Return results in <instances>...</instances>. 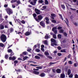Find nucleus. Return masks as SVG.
I'll use <instances>...</instances> for the list:
<instances>
[{
  "label": "nucleus",
  "mask_w": 78,
  "mask_h": 78,
  "mask_svg": "<svg viewBox=\"0 0 78 78\" xmlns=\"http://www.w3.org/2000/svg\"><path fill=\"white\" fill-rule=\"evenodd\" d=\"M32 0H29L28 2L29 3H30V4L32 5H34V6L36 5V2H37V0H34L32 1Z\"/></svg>",
  "instance_id": "4"
},
{
  "label": "nucleus",
  "mask_w": 78,
  "mask_h": 78,
  "mask_svg": "<svg viewBox=\"0 0 78 78\" xmlns=\"http://www.w3.org/2000/svg\"><path fill=\"white\" fill-rule=\"evenodd\" d=\"M65 70L66 71V72H67V70H68V68L67 67H66L65 69Z\"/></svg>",
  "instance_id": "58"
},
{
  "label": "nucleus",
  "mask_w": 78,
  "mask_h": 78,
  "mask_svg": "<svg viewBox=\"0 0 78 78\" xmlns=\"http://www.w3.org/2000/svg\"><path fill=\"white\" fill-rule=\"evenodd\" d=\"M45 74L44 73H42L41 74L39 75V76H40L41 77H44V76H45Z\"/></svg>",
  "instance_id": "14"
},
{
  "label": "nucleus",
  "mask_w": 78,
  "mask_h": 78,
  "mask_svg": "<svg viewBox=\"0 0 78 78\" xmlns=\"http://www.w3.org/2000/svg\"><path fill=\"white\" fill-rule=\"evenodd\" d=\"M36 51H37V52H39L40 50L38 49H36Z\"/></svg>",
  "instance_id": "45"
},
{
  "label": "nucleus",
  "mask_w": 78,
  "mask_h": 78,
  "mask_svg": "<svg viewBox=\"0 0 78 78\" xmlns=\"http://www.w3.org/2000/svg\"><path fill=\"white\" fill-rule=\"evenodd\" d=\"M0 46L2 47H4V44L2 43H0Z\"/></svg>",
  "instance_id": "38"
},
{
  "label": "nucleus",
  "mask_w": 78,
  "mask_h": 78,
  "mask_svg": "<svg viewBox=\"0 0 78 78\" xmlns=\"http://www.w3.org/2000/svg\"><path fill=\"white\" fill-rule=\"evenodd\" d=\"M57 48L59 50H60L61 49V47L60 46H58V47Z\"/></svg>",
  "instance_id": "50"
},
{
  "label": "nucleus",
  "mask_w": 78,
  "mask_h": 78,
  "mask_svg": "<svg viewBox=\"0 0 78 78\" xmlns=\"http://www.w3.org/2000/svg\"><path fill=\"white\" fill-rule=\"evenodd\" d=\"M68 63L69 64H72V62L71 61H69L68 62Z\"/></svg>",
  "instance_id": "44"
},
{
  "label": "nucleus",
  "mask_w": 78,
  "mask_h": 78,
  "mask_svg": "<svg viewBox=\"0 0 78 78\" xmlns=\"http://www.w3.org/2000/svg\"><path fill=\"white\" fill-rule=\"evenodd\" d=\"M61 6L62 8L63 9H65L66 7H65V6H64V5H61Z\"/></svg>",
  "instance_id": "28"
},
{
  "label": "nucleus",
  "mask_w": 78,
  "mask_h": 78,
  "mask_svg": "<svg viewBox=\"0 0 78 78\" xmlns=\"http://www.w3.org/2000/svg\"><path fill=\"white\" fill-rule=\"evenodd\" d=\"M59 33H64V30L61 29L59 31Z\"/></svg>",
  "instance_id": "22"
},
{
  "label": "nucleus",
  "mask_w": 78,
  "mask_h": 78,
  "mask_svg": "<svg viewBox=\"0 0 78 78\" xmlns=\"http://www.w3.org/2000/svg\"><path fill=\"white\" fill-rule=\"evenodd\" d=\"M49 21H46V24H48L49 23V22H48Z\"/></svg>",
  "instance_id": "60"
},
{
  "label": "nucleus",
  "mask_w": 78,
  "mask_h": 78,
  "mask_svg": "<svg viewBox=\"0 0 78 78\" xmlns=\"http://www.w3.org/2000/svg\"><path fill=\"white\" fill-rule=\"evenodd\" d=\"M9 23L11 25H12V26H13V25H12V22H9Z\"/></svg>",
  "instance_id": "61"
},
{
  "label": "nucleus",
  "mask_w": 78,
  "mask_h": 78,
  "mask_svg": "<svg viewBox=\"0 0 78 78\" xmlns=\"http://www.w3.org/2000/svg\"><path fill=\"white\" fill-rule=\"evenodd\" d=\"M45 5H48V2L47 0H45Z\"/></svg>",
  "instance_id": "23"
},
{
  "label": "nucleus",
  "mask_w": 78,
  "mask_h": 78,
  "mask_svg": "<svg viewBox=\"0 0 78 78\" xmlns=\"http://www.w3.org/2000/svg\"><path fill=\"white\" fill-rule=\"evenodd\" d=\"M36 68H37V69H41L42 68V66H39L37 67Z\"/></svg>",
  "instance_id": "31"
},
{
  "label": "nucleus",
  "mask_w": 78,
  "mask_h": 78,
  "mask_svg": "<svg viewBox=\"0 0 78 78\" xmlns=\"http://www.w3.org/2000/svg\"><path fill=\"white\" fill-rule=\"evenodd\" d=\"M37 55H38V56H40L41 57H43V55H42L40 54H37Z\"/></svg>",
  "instance_id": "41"
},
{
  "label": "nucleus",
  "mask_w": 78,
  "mask_h": 78,
  "mask_svg": "<svg viewBox=\"0 0 78 78\" xmlns=\"http://www.w3.org/2000/svg\"><path fill=\"white\" fill-rule=\"evenodd\" d=\"M17 78H22V76L21 75L18 76Z\"/></svg>",
  "instance_id": "51"
},
{
  "label": "nucleus",
  "mask_w": 78,
  "mask_h": 78,
  "mask_svg": "<svg viewBox=\"0 0 78 78\" xmlns=\"http://www.w3.org/2000/svg\"><path fill=\"white\" fill-rule=\"evenodd\" d=\"M69 78H73V74H71L69 76Z\"/></svg>",
  "instance_id": "39"
},
{
  "label": "nucleus",
  "mask_w": 78,
  "mask_h": 78,
  "mask_svg": "<svg viewBox=\"0 0 78 78\" xmlns=\"http://www.w3.org/2000/svg\"><path fill=\"white\" fill-rule=\"evenodd\" d=\"M61 52H62V53H66V51L65 49H62L61 50Z\"/></svg>",
  "instance_id": "25"
},
{
  "label": "nucleus",
  "mask_w": 78,
  "mask_h": 78,
  "mask_svg": "<svg viewBox=\"0 0 78 78\" xmlns=\"http://www.w3.org/2000/svg\"><path fill=\"white\" fill-rule=\"evenodd\" d=\"M51 22L52 23H56V20H51Z\"/></svg>",
  "instance_id": "20"
},
{
  "label": "nucleus",
  "mask_w": 78,
  "mask_h": 78,
  "mask_svg": "<svg viewBox=\"0 0 78 78\" xmlns=\"http://www.w3.org/2000/svg\"><path fill=\"white\" fill-rule=\"evenodd\" d=\"M6 11L8 14L9 15H10V14H12V10H7Z\"/></svg>",
  "instance_id": "11"
},
{
  "label": "nucleus",
  "mask_w": 78,
  "mask_h": 78,
  "mask_svg": "<svg viewBox=\"0 0 78 78\" xmlns=\"http://www.w3.org/2000/svg\"><path fill=\"white\" fill-rule=\"evenodd\" d=\"M8 57H9V55H5V58L6 59H7L8 58Z\"/></svg>",
  "instance_id": "29"
},
{
  "label": "nucleus",
  "mask_w": 78,
  "mask_h": 78,
  "mask_svg": "<svg viewBox=\"0 0 78 78\" xmlns=\"http://www.w3.org/2000/svg\"><path fill=\"white\" fill-rule=\"evenodd\" d=\"M56 72L57 73H61V70L60 69H57L56 70Z\"/></svg>",
  "instance_id": "13"
},
{
  "label": "nucleus",
  "mask_w": 78,
  "mask_h": 78,
  "mask_svg": "<svg viewBox=\"0 0 78 78\" xmlns=\"http://www.w3.org/2000/svg\"><path fill=\"white\" fill-rule=\"evenodd\" d=\"M33 16L35 19V18H36V16H37V15H36V14L35 13L33 14Z\"/></svg>",
  "instance_id": "24"
},
{
  "label": "nucleus",
  "mask_w": 78,
  "mask_h": 78,
  "mask_svg": "<svg viewBox=\"0 0 78 78\" xmlns=\"http://www.w3.org/2000/svg\"><path fill=\"white\" fill-rule=\"evenodd\" d=\"M14 64H17L18 63V61L17 60H15L14 62Z\"/></svg>",
  "instance_id": "48"
},
{
  "label": "nucleus",
  "mask_w": 78,
  "mask_h": 78,
  "mask_svg": "<svg viewBox=\"0 0 78 78\" xmlns=\"http://www.w3.org/2000/svg\"><path fill=\"white\" fill-rule=\"evenodd\" d=\"M35 59H39L40 58L39 57V56L36 55L35 56Z\"/></svg>",
  "instance_id": "21"
},
{
  "label": "nucleus",
  "mask_w": 78,
  "mask_h": 78,
  "mask_svg": "<svg viewBox=\"0 0 78 78\" xmlns=\"http://www.w3.org/2000/svg\"><path fill=\"white\" fill-rule=\"evenodd\" d=\"M40 25L42 26L43 28H45V23H44V22L43 21H41L40 23Z\"/></svg>",
  "instance_id": "8"
},
{
  "label": "nucleus",
  "mask_w": 78,
  "mask_h": 78,
  "mask_svg": "<svg viewBox=\"0 0 78 78\" xmlns=\"http://www.w3.org/2000/svg\"><path fill=\"white\" fill-rule=\"evenodd\" d=\"M51 46L54 47V45H55L56 46H57V44L55 43L56 42V41L55 40L52 38L51 39Z\"/></svg>",
  "instance_id": "2"
},
{
  "label": "nucleus",
  "mask_w": 78,
  "mask_h": 78,
  "mask_svg": "<svg viewBox=\"0 0 78 78\" xmlns=\"http://www.w3.org/2000/svg\"><path fill=\"white\" fill-rule=\"evenodd\" d=\"M37 18L38 19L35 18V20L37 21V22H40L42 19H43V17L42 15H40L38 16Z\"/></svg>",
  "instance_id": "3"
},
{
  "label": "nucleus",
  "mask_w": 78,
  "mask_h": 78,
  "mask_svg": "<svg viewBox=\"0 0 78 78\" xmlns=\"http://www.w3.org/2000/svg\"><path fill=\"white\" fill-rule=\"evenodd\" d=\"M33 73L34 74H35V75H38V74L39 73V72L37 71H33Z\"/></svg>",
  "instance_id": "15"
},
{
  "label": "nucleus",
  "mask_w": 78,
  "mask_h": 78,
  "mask_svg": "<svg viewBox=\"0 0 78 78\" xmlns=\"http://www.w3.org/2000/svg\"><path fill=\"white\" fill-rule=\"evenodd\" d=\"M12 51V50L11 49H9L8 50V53H11Z\"/></svg>",
  "instance_id": "26"
},
{
  "label": "nucleus",
  "mask_w": 78,
  "mask_h": 78,
  "mask_svg": "<svg viewBox=\"0 0 78 78\" xmlns=\"http://www.w3.org/2000/svg\"><path fill=\"white\" fill-rule=\"evenodd\" d=\"M75 78H78V75L77 74H76L75 75Z\"/></svg>",
  "instance_id": "55"
},
{
  "label": "nucleus",
  "mask_w": 78,
  "mask_h": 78,
  "mask_svg": "<svg viewBox=\"0 0 78 78\" xmlns=\"http://www.w3.org/2000/svg\"><path fill=\"white\" fill-rule=\"evenodd\" d=\"M65 4H66L67 7V9H71V10H75V9H73L72 8H70L69 9V7H70V5H69V4H68L66 2H65Z\"/></svg>",
  "instance_id": "5"
},
{
  "label": "nucleus",
  "mask_w": 78,
  "mask_h": 78,
  "mask_svg": "<svg viewBox=\"0 0 78 78\" xmlns=\"http://www.w3.org/2000/svg\"><path fill=\"white\" fill-rule=\"evenodd\" d=\"M64 36H66V37H67V33H64Z\"/></svg>",
  "instance_id": "56"
},
{
  "label": "nucleus",
  "mask_w": 78,
  "mask_h": 78,
  "mask_svg": "<svg viewBox=\"0 0 78 78\" xmlns=\"http://www.w3.org/2000/svg\"><path fill=\"white\" fill-rule=\"evenodd\" d=\"M9 60H12V57H10L9 58Z\"/></svg>",
  "instance_id": "57"
},
{
  "label": "nucleus",
  "mask_w": 78,
  "mask_h": 78,
  "mask_svg": "<svg viewBox=\"0 0 78 78\" xmlns=\"http://www.w3.org/2000/svg\"><path fill=\"white\" fill-rule=\"evenodd\" d=\"M44 54L46 56H49V53H48V52L46 51L44 52Z\"/></svg>",
  "instance_id": "17"
},
{
  "label": "nucleus",
  "mask_w": 78,
  "mask_h": 78,
  "mask_svg": "<svg viewBox=\"0 0 78 78\" xmlns=\"http://www.w3.org/2000/svg\"><path fill=\"white\" fill-rule=\"evenodd\" d=\"M30 34H31V32H27L25 33V35L26 36H29V35H30Z\"/></svg>",
  "instance_id": "12"
},
{
  "label": "nucleus",
  "mask_w": 78,
  "mask_h": 78,
  "mask_svg": "<svg viewBox=\"0 0 78 78\" xmlns=\"http://www.w3.org/2000/svg\"><path fill=\"white\" fill-rule=\"evenodd\" d=\"M11 54L10 55V56H12V55H14V52H12V51L11 53Z\"/></svg>",
  "instance_id": "42"
},
{
  "label": "nucleus",
  "mask_w": 78,
  "mask_h": 78,
  "mask_svg": "<svg viewBox=\"0 0 78 78\" xmlns=\"http://www.w3.org/2000/svg\"><path fill=\"white\" fill-rule=\"evenodd\" d=\"M49 38H50V35L48 36V34H46L45 36L44 39H48Z\"/></svg>",
  "instance_id": "9"
},
{
  "label": "nucleus",
  "mask_w": 78,
  "mask_h": 78,
  "mask_svg": "<svg viewBox=\"0 0 78 78\" xmlns=\"http://www.w3.org/2000/svg\"><path fill=\"white\" fill-rule=\"evenodd\" d=\"M38 2H39V3H43V0H39Z\"/></svg>",
  "instance_id": "37"
},
{
  "label": "nucleus",
  "mask_w": 78,
  "mask_h": 78,
  "mask_svg": "<svg viewBox=\"0 0 78 78\" xmlns=\"http://www.w3.org/2000/svg\"><path fill=\"white\" fill-rule=\"evenodd\" d=\"M31 50V49H29L27 50V51H28L29 52H30Z\"/></svg>",
  "instance_id": "59"
},
{
  "label": "nucleus",
  "mask_w": 78,
  "mask_h": 78,
  "mask_svg": "<svg viewBox=\"0 0 78 78\" xmlns=\"http://www.w3.org/2000/svg\"><path fill=\"white\" fill-rule=\"evenodd\" d=\"M53 38L54 39H56V34H54L53 36Z\"/></svg>",
  "instance_id": "32"
},
{
  "label": "nucleus",
  "mask_w": 78,
  "mask_h": 78,
  "mask_svg": "<svg viewBox=\"0 0 78 78\" xmlns=\"http://www.w3.org/2000/svg\"><path fill=\"white\" fill-rule=\"evenodd\" d=\"M8 16L6 15L5 16V19H8Z\"/></svg>",
  "instance_id": "64"
},
{
  "label": "nucleus",
  "mask_w": 78,
  "mask_h": 78,
  "mask_svg": "<svg viewBox=\"0 0 78 78\" xmlns=\"http://www.w3.org/2000/svg\"><path fill=\"white\" fill-rule=\"evenodd\" d=\"M64 21L66 23L67 26H69L68 25V23H69V21L67 19H66V20H64Z\"/></svg>",
  "instance_id": "16"
},
{
  "label": "nucleus",
  "mask_w": 78,
  "mask_h": 78,
  "mask_svg": "<svg viewBox=\"0 0 78 78\" xmlns=\"http://www.w3.org/2000/svg\"><path fill=\"white\" fill-rule=\"evenodd\" d=\"M66 76L65 74L64 73H62L60 74V78H64Z\"/></svg>",
  "instance_id": "10"
},
{
  "label": "nucleus",
  "mask_w": 78,
  "mask_h": 78,
  "mask_svg": "<svg viewBox=\"0 0 78 78\" xmlns=\"http://www.w3.org/2000/svg\"><path fill=\"white\" fill-rule=\"evenodd\" d=\"M14 30L13 29V28H11L10 29V33H11L12 32H13Z\"/></svg>",
  "instance_id": "49"
},
{
  "label": "nucleus",
  "mask_w": 78,
  "mask_h": 78,
  "mask_svg": "<svg viewBox=\"0 0 78 78\" xmlns=\"http://www.w3.org/2000/svg\"><path fill=\"white\" fill-rule=\"evenodd\" d=\"M47 8L46 6H44L43 7V8L44 9H45Z\"/></svg>",
  "instance_id": "62"
},
{
  "label": "nucleus",
  "mask_w": 78,
  "mask_h": 78,
  "mask_svg": "<svg viewBox=\"0 0 78 78\" xmlns=\"http://www.w3.org/2000/svg\"><path fill=\"white\" fill-rule=\"evenodd\" d=\"M58 56H61L62 55L61 54V53H58Z\"/></svg>",
  "instance_id": "52"
},
{
  "label": "nucleus",
  "mask_w": 78,
  "mask_h": 78,
  "mask_svg": "<svg viewBox=\"0 0 78 78\" xmlns=\"http://www.w3.org/2000/svg\"><path fill=\"white\" fill-rule=\"evenodd\" d=\"M45 19L46 21H49V19H48V18L47 17H46Z\"/></svg>",
  "instance_id": "54"
},
{
  "label": "nucleus",
  "mask_w": 78,
  "mask_h": 78,
  "mask_svg": "<svg viewBox=\"0 0 78 78\" xmlns=\"http://www.w3.org/2000/svg\"><path fill=\"white\" fill-rule=\"evenodd\" d=\"M47 40H45L44 41V44L47 45Z\"/></svg>",
  "instance_id": "36"
},
{
  "label": "nucleus",
  "mask_w": 78,
  "mask_h": 78,
  "mask_svg": "<svg viewBox=\"0 0 78 78\" xmlns=\"http://www.w3.org/2000/svg\"><path fill=\"white\" fill-rule=\"evenodd\" d=\"M51 16L52 17H56V15L54 13H52L51 14Z\"/></svg>",
  "instance_id": "33"
},
{
  "label": "nucleus",
  "mask_w": 78,
  "mask_h": 78,
  "mask_svg": "<svg viewBox=\"0 0 78 78\" xmlns=\"http://www.w3.org/2000/svg\"><path fill=\"white\" fill-rule=\"evenodd\" d=\"M0 39H1V41H2V42H6V37L5 35L3 34L1 36Z\"/></svg>",
  "instance_id": "1"
},
{
  "label": "nucleus",
  "mask_w": 78,
  "mask_h": 78,
  "mask_svg": "<svg viewBox=\"0 0 78 78\" xmlns=\"http://www.w3.org/2000/svg\"><path fill=\"white\" fill-rule=\"evenodd\" d=\"M68 75H69L71 73V70L70 69H68L67 72Z\"/></svg>",
  "instance_id": "18"
},
{
  "label": "nucleus",
  "mask_w": 78,
  "mask_h": 78,
  "mask_svg": "<svg viewBox=\"0 0 78 78\" xmlns=\"http://www.w3.org/2000/svg\"><path fill=\"white\" fill-rule=\"evenodd\" d=\"M0 28L1 30H3V29H4V26L3 25H1L0 26Z\"/></svg>",
  "instance_id": "19"
},
{
  "label": "nucleus",
  "mask_w": 78,
  "mask_h": 78,
  "mask_svg": "<svg viewBox=\"0 0 78 78\" xmlns=\"http://www.w3.org/2000/svg\"><path fill=\"white\" fill-rule=\"evenodd\" d=\"M28 57H27V56H26L24 57L23 58V59L24 60H26V59H28Z\"/></svg>",
  "instance_id": "30"
},
{
  "label": "nucleus",
  "mask_w": 78,
  "mask_h": 78,
  "mask_svg": "<svg viewBox=\"0 0 78 78\" xmlns=\"http://www.w3.org/2000/svg\"><path fill=\"white\" fill-rule=\"evenodd\" d=\"M16 59V57H12V60H14Z\"/></svg>",
  "instance_id": "47"
},
{
  "label": "nucleus",
  "mask_w": 78,
  "mask_h": 78,
  "mask_svg": "<svg viewBox=\"0 0 78 78\" xmlns=\"http://www.w3.org/2000/svg\"><path fill=\"white\" fill-rule=\"evenodd\" d=\"M59 16L60 17V19L63 20V19H62V15L61 14H59Z\"/></svg>",
  "instance_id": "40"
},
{
  "label": "nucleus",
  "mask_w": 78,
  "mask_h": 78,
  "mask_svg": "<svg viewBox=\"0 0 78 78\" xmlns=\"http://www.w3.org/2000/svg\"><path fill=\"white\" fill-rule=\"evenodd\" d=\"M76 65H77V63H75L74 64V67H77V66Z\"/></svg>",
  "instance_id": "63"
},
{
  "label": "nucleus",
  "mask_w": 78,
  "mask_h": 78,
  "mask_svg": "<svg viewBox=\"0 0 78 78\" xmlns=\"http://www.w3.org/2000/svg\"><path fill=\"white\" fill-rule=\"evenodd\" d=\"M17 3L19 4H20V3H20V0H18V1H17Z\"/></svg>",
  "instance_id": "46"
},
{
  "label": "nucleus",
  "mask_w": 78,
  "mask_h": 78,
  "mask_svg": "<svg viewBox=\"0 0 78 78\" xmlns=\"http://www.w3.org/2000/svg\"><path fill=\"white\" fill-rule=\"evenodd\" d=\"M21 23H23V24H25V21L24 20H23L21 21Z\"/></svg>",
  "instance_id": "53"
},
{
  "label": "nucleus",
  "mask_w": 78,
  "mask_h": 78,
  "mask_svg": "<svg viewBox=\"0 0 78 78\" xmlns=\"http://www.w3.org/2000/svg\"><path fill=\"white\" fill-rule=\"evenodd\" d=\"M35 11L37 14H40L42 13V12L39 10H35Z\"/></svg>",
  "instance_id": "7"
},
{
  "label": "nucleus",
  "mask_w": 78,
  "mask_h": 78,
  "mask_svg": "<svg viewBox=\"0 0 78 78\" xmlns=\"http://www.w3.org/2000/svg\"><path fill=\"white\" fill-rule=\"evenodd\" d=\"M17 1V0H12V1H11V2L12 3H14V2H16Z\"/></svg>",
  "instance_id": "34"
},
{
  "label": "nucleus",
  "mask_w": 78,
  "mask_h": 78,
  "mask_svg": "<svg viewBox=\"0 0 78 78\" xmlns=\"http://www.w3.org/2000/svg\"><path fill=\"white\" fill-rule=\"evenodd\" d=\"M57 28L56 27H54L52 29V30L54 32L55 34H57Z\"/></svg>",
  "instance_id": "6"
},
{
  "label": "nucleus",
  "mask_w": 78,
  "mask_h": 78,
  "mask_svg": "<svg viewBox=\"0 0 78 78\" xmlns=\"http://www.w3.org/2000/svg\"><path fill=\"white\" fill-rule=\"evenodd\" d=\"M23 55H27V53H28V52H27V51H24V52H23Z\"/></svg>",
  "instance_id": "35"
},
{
  "label": "nucleus",
  "mask_w": 78,
  "mask_h": 78,
  "mask_svg": "<svg viewBox=\"0 0 78 78\" xmlns=\"http://www.w3.org/2000/svg\"><path fill=\"white\" fill-rule=\"evenodd\" d=\"M62 27H60V26L58 27V30H61V29H62Z\"/></svg>",
  "instance_id": "43"
},
{
  "label": "nucleus",
  "mask_w": 78,
  "mask_h": 78,
  "mask_svg": "<svg viewBox=\"0 0 78 78\" xmlns=\"http://www.w3.org/2000/svg\"><path fill=\"white\" fill-rule=\"evenodd\" d=\"M61 34H58V37L59 38V39H61Z\"/></svg>",
  "instance_id": "27"
}]
</instances>
